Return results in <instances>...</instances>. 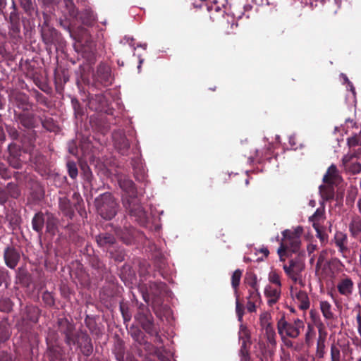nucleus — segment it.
<instances>
[{"label": "nucleus", "instance_id": "nucleus-21", "mask_svg": "<svg viewBox=\"0 0 361 361\" xmlns=\"http://www.w3.org/2000/svg\"><path fill=\"white\" fill-rule=\"evenodd\" d=\"M88 106L92 111H102L107 106V101L104 94H97L89 98Z\"/></svg>", "mask_w": 361, "mask_h": 361}, {"label": "nucleus", "instance_id": "nucleus-2", "mask_svg": "<svg viewBox=\"0 0 361 361\" xmlns=\"http://www.w3.org/2000/svg\"><path fill=\"white\" fill-rule=\"evenodd\" d=\"M13 118L19 125L28 130L27 131H23L22 142L24 145L27 144L28 146L33 147L37 137L35 128L38 126L36 115L29 112V111L21 112L14 111Z\"/></svg>", "mask_w": 361, "mask_h": 361}, {"label": "nucleus", "instance_id": "nucleus-53", "mask_svg": "<svg viewBox=\"0 0 361 361\" xmlns=\"http://www.w3.org/2000/svg\"><path fill=\"white\" fill-rule=\"evenodd\" d=\"M120 311L121 312L122 317L123 318L124 322H128L130 321L132 318L131 312H130L129 307L128 304L124 302L120 303Z\"/></svg>", "mask_w": 361, "mask_h": 361}, {"label": "nucleus", "instance_id": "nucleus-8", "mask_svg": "<svg viewBox=\"0 0 361 361\" xmlns=\"http://www.w3.org/2000/svg\"><path fill=\"white\" fill-rule=\"evenodd\" d=\"M135 319L147 334H153V317L147 306L142 303L138 306Z\"/></svg>", "mask_w": 361, "mask_h": 361}, {"label": "nucleus", "instance_id": "nucleus-35", "mask_svg": "<svg viewBox=\"0 0 361 361\" xmlns=\"http://www.w3.org/2000/svg\"><path fill=\"white\" fill-rule=\"evenodd\" d=\"M338 177V171L335 165H331L327 169L326 173L323 177L324 183L326 184H334Z\"/></svg>", "mask_w": 361, "mask_h": 361}, {"label": "nucleus", "instance_id": "nucleus-26", "mask_svg": "<svg viewBox=\"0 0 361 361\" xmlns=\"http://www.w3.org/2000/svg\"><path fill=\"white\" fill-rule=\"evenodd\" d=\"M96 242L99 247L109 250L116 244V238L111 233H102L96 236Z\"/></svg>", "mask_w": 361, "mask_h": 361}, {"label": "nucleus", "instance_id": "nucleus-34", "mask_svg": "<svg viewBox=\"0 0 361 361\" xmlns=\"http://www.w3.org/2000/svg\"><path fill=\"white\" fill-rule=\"evenodd\" d=\"M300 309L306 310L310 307V300L307 293L304 290H299L295 295Z\"/></svg>", "mask_w": 361, "mask_h": 361}, {"label": "nucleus", "instance_id": "nucleus-4", "mask_svg": "<svg viewBox=\"0 0 361 361\" xmlns=\"http://www.w3.org/2000/svg\"><path fill=\"white\" fill-rule=\"evenodd\" d=\"M302 232L303 228L301 226L296 227L293 231L286 229L282 232L283 239L277 251L281 260L287 251L292 252L298 251Z\"/></svg>", "mask_w": 361, "mask_h": 361}, {"label": "nucleus", "instance_id": "nucleus-1", "mask_svg": "<svg viewBox=\"0 0 361 361\" xmlns=\"http://www.w3.org/2000/svg\"><path fill=\"white\" fill-rule=\"evenodd\" d=\"M118 183L123 192L122 203L126 212L140 225L145 226L147 223V214L141 204L135 184L126 176H120Z\"/></svg>", "mask_w": 361, "mask_h": 361}, {"label": "nucleus", "instance_id": "nucleus-30", "mask_svg": "<svg viewBox=\"0 0 361 361\" xmlns=\"http://www.w3.org/2000/svg\"><path fill=\"white\" fill-rule=\"evenodd\" d=\"M46 216L42 212L36 213L32 219V229L39 234L42 233V230L45 224Z\"/></svg>", "mask_w": 361, "mask_h": 361}, {"label": "nucleus", "instance_id": "nucleus-3", "mask_svg": "<svg viewBox=\"0 0 361 361\" xmlns=\"http://www.w3.org/2000/svg\"><path fill=\"white\" fill-rule=\"evenodd\" d=\"M97 212L105 220H111L116 215L119 204L111 192H104L94 200Z\"/></svg>", "mask_w": 361, "mask_h": 361}, {"label": "nucleus", "instance_id": "nucleus-18", "mask_svg": "<svg viewBox=\"0 0 361 361\" xmlns=\"http://www.w3.org/2000/svg\"><path fill=\"white\" fill-rule=\"evenodd\" d=\"M258 345L261 353V361L271 360L276 352V342L259 341Z\"/></svg>", "mask_w": 361, "mask_h": 361}, {"label": "nucleus", "instance_id": "nucleus-52", "mask_svg": "<svg viewBox=\"0 0 361 361\" xmlns=\"http://www.w3.org/2000/svg\"><path fill=\"white\" fill-rule=\"evenodd\" d=\"M19 2L25 13L28 16H31L35 11L32 0H19Z\"/></svg>", "mask_w": 361, "mask_h": 361}, {"label": "nucleus", "instance_id": "nucleus-17", "mask_svg": "<svg viewBox=\"0 0 361 361\" xmlns=\"http://www.w3.org/2000/svg\"><path fill=\"white\" fill-rule=\"evenodd\" d=\"M327 332L324 329L322 322L318 326V338L317 341V348L315 355L317 358H324L326 354V340Z\"/></svg>", "mask_w": 361, "mask_h": 361}, {"label": "nucleus", "instance_id": "nucleus-5", "mask_svg": "<svg viewBox=\"0 0 361 361\" xmlns=\"http://www.w3.org/2000/svg\"><path fill=\"white\" fill-rule=\"evenodd\" d=\"M304 328L305 324L302 319L297 318L294 319L293 322H288L286 320L284 313L277 320V330L281 337L286 336L291 338H297Z\"/></svg>", "mask_w": 361, "mask_h": 361}, {"label": "nucleus", "instance_id": "nucleus-14", "mask_svg": "<svg viewBox=\"0 0 361 361\" xmlns=\"http://www.w3.org/2000/svg\"><path fill=\"white\" fill-rule=\"evenodd\" d=\"M94 80L96 82L102 85L104 87H107L111 85L113 78L111 76V71L109 66L104 63H100L94 74Z\"/></svg>", "mask_w": 361, "mask_h": 361}, {"label": "nucleus", "instance_id": "nucleus-49", "mask_svg": "<svg viewBox=\"0 0 361 361\" xmlns=\"http://www.w3.org/2000/svg\"><path fill=\"white\" fill-rule=\"evenodd\" d=\"M13 309V302L8 298H2L0 299V311L4 312H10Z\"/></svg>", "mask_w": 361, "mask_h": 361}, {"label": "nucleus", "instance_id": "nucleus-46", "mask_svg": "<svg viewBox=\"0 0 361 361\" xmlns=\"http://www.w3.org/2000/svg\"><path fill=\"white\" fill-rule=\"evenodd\" d=\"M66 168L69 176L73 180L75 179L78 174L76 163L74 161L69 160L66 163Z\"/></svg>", "mask_w": 361, "mask_h": 361}, {"label": "nucleus", "instance_id": "nucleus-44", "mask_svg": "<svg viewBox=\"0 0 361 361\" xmlns=\"http://www.w3.org/2000/svg\"><path fill=\"white\" fill-rule=\"evenodd\" d=\"M250 343H245V342L241 343V346L239 352V355L240 356V361L250 360Z\"/></svg>", "mask_w": 361, "mask_h": 361}, {"label": "nucleus", "instance_id": "nucleus-42", "mask_svg": "<svg viewBox=\"0 0 361 361\" xmlns=\"http://www.w3.org/2000/svg\"><path fill=\"white\" fill-rule=\"evenodd\" d=\"M319 192L322 198L325 200H330L334 197V191L332 187H327L326 185L319 186Z\"/></svg>", "mask_w": 361, "mask_h": 361}, {"label": "nucleus", "instance_id": "nucleus-12", "mask_svg": "<svg viewBox=\"0 0 361 361\" xmlns=\"http://www.w3.org/2000/svg\"><path fill=\"white\" fill-rule=\"evenodd\" d=\"M57 326L59 332L64 335L66 343L71 346V341L75 336V325L67 318L61 317L57 319Z\"/></svg>", "mask_w": 361, "mask_h": 361}, {"label": "nucleus", "instance_id": "nucleus-20", "mask_svg": "<svg viewBox=\"0 0 361 361\" xmlns=\"http://www.w3.org/2000/svg\"><path fill=\"white\" fill-rule=\"evenodd\" d=\"M116 235L126 245L133 243L136 231L130 226H124L123 228H116L115 229Z\"/></svg>", "mask_w": 361, "mask_h": 361}, {"label": "nucleus", "instance_id": "nucleus-54", "mask_svg": "<svg viewBox=\"0 0 361 361\" xmlns=\"http://www.w3.org/2000/svg\"><path fill=\"white\" fill-rule=\"evenodd\" d=\"M5 128L9 137L13 140H18L20 138V132L14 126L6 125Z\"/></svg>", "mask_w": 361, "mask_h": 361}, {"label": "nucleus", "instance_id": "nucleus-9", "mask_svg": "<svg viewBox=\"0 0 361 361\" xmlns=\"http://www.w3.org/2000/svg\"><path fill=\"white\" fill-rule=\"evenodd\" d=\"M47 345V355L49 361H62L63 350L58 344V338L56 333L49 335L46 338Z\"/></svg>", "mask_w": 361, "mask_h": 361}, {"label": "nucleus", "instance_id": "nucleus-6", "mask_svg": "<svg viewBox=\"0 0 361 361\" xmlns=\"http://www.w3.org/2000/svg\"><path fill=\"white\" fill-rule=\"evenodd\" d=\"M140 290L142 298L146 302H149L150 297L154 302H159L161 298L166 295L168 292L167 285L161 281L150 282L149 287L146 284L140 286Z\"/></svg>", "mask_w": 361, "mask_h": 361}, {"label": "nucleus", "instance_id": "nucleus-36", "mask_svg": "<svg viewBox=\"0 0 361 361\" xmlns=\"http://www.w3.org/2000/svg\"><path fill=\"white\" fill-rule=\"evenodd\" d=\"M327 256L328 252L326 250H322L319 253L315 267L316 273H317L321 269L324 271L327 268Z\"/></svg>", "mask_w": 361, "mask_h": 361}, {"label": "nucleus", "instance_id": "nucleus-48", "mask_svg": "<svg viewBox=\"0 0 361 361\" xmlns=\"http://www.w3.org/2000/svg\"><path fill=\"white\" fill-rule=\"evenodd\" d=\"M312 226L317 232V237L320 240L321 243H326L328 240V235L320 227L319 223L314 222Z\"/></svg>", "mask_w": 361, "mask_h": 361}, {"label": "nucleus", "instance_id": "nucleus-51", "mask_svg": "<svg viewBox=\"0 0 361 361\" xmlns=\"http://www.w3.org/2000/svg\"><path fill=\"white\" fill-rule=\"evenodd\" d=\"M66 9L70 17L74 18L78 16V10L75 6L73 0H64Z\"/></svg>", "mask_w": 361, "mask_h": 361}, {"label": "nucleus", "instance_id": "nucleus-28", "mask_svg": "<svg viewBox=\"0 0 361 361\" xmlns=\"http://www.w3.org/2000/svg\"><path fill=\"white\" fill-rule=\"evenodd\" d=\"M45 216L46 231L52 235H56L58 231V218L54 214L50 212H46Z\"/></svg>", "mask_w": 361, "mask_h": 361}, {"label": "nucleus", "instance_id": "nucleus-58", "mask_svg": "<svg viewBox=\"0 0 361 361\" xmlns=\"http://www.w3.org/2000/svg\"><path fill=\"white\" fill-rule=\"evenodd\" d=\"M331 361H341V350L335 344L331 345Z\"/></svg>", "mask_w": 361, "mask_h": 361}, {"label": "nucleus", "instance_id": "nucleus-61", "mask_svg": "<svg viewBox=\"0 0 361 361\" xmlns=\"http://www.w3.org/2000/svg\"><path fill=\"white\" fill-rule=\"evenodd\" d=\"M10 336L9 329L5 324H0V343L6 341Z\"/></svg>", "mask_w": 361, "mask_h": 361}, {"label": "nucleus", "instance_id": "nucleus-64", "mask_svg": "<svg viewBox=\"0 0 361 361\" xmlns=\"http://www.w3.org/2000/svg\"><path fill=\"white\" fill-rule=\"evenodd\" d=\"M269 281L275 286L281 287L280 275L275 271H271L269 274Z\"/></svg>", "mask_w": 361, "mask_h": 361}, {"label": "nucleus", "instance_id": "nucleus-15", "mask_svg": "<svg viewBox=\"0 0 361 361\" xmlns=\"http://www.w3.org/2000/svg\"><path fill=\"white\" fill-rule=\"evenodd\" d=\"M4 259L6 265L11 269H13L18 265L20 259L19 250L14 246H7L4 252Z\"/></svg>", "mask_w": 361, "mask_h": 361}, {"label": "nucleus", "instance_id": "nucleus-39", "mask_svg": "<svg viewBox=\"0 0 361 361\" xmlns=\"http://www.w3.org/2000/svg\"><path fill=\"white\" fill-rule=\"evenodd\" d=\"M42 127L49 132H56L58 130V126L52 118H40Z\"/></svg>", "mask_w": 361, "mask_h": 361}, {"label": "nucleus", "instance_id": "nucleus-23", "mask_svg": "<svg viewBox=\"0 0 361 361\" xmlns=\"http://www.w3.org/2000/svg\"><path fill=\"white\" fill-rule=\"evenodd\" d=\"M334 242L343 257H346L349 252L348 245V236L342 231H336L334 234Z\"/></svg>", "mask_w": 361, "mask_h": 361}, {"label": "nucleus", "instance_id": "nucleus-19", "mask_svg": "<svg viewBox=\"0 0 361 361\" xmlns=\"http://www.w3.org/2000/svg\"><path fill=\"white\" fill-rule=\"evenodd\" d=\"M16 106L22 111H28L32 109L33 104L30 102V97L24 92H18L13 95Z\"/></svg>", "mask_w": 361, "mask_h": 361}, {"label": "nucleus", "instance_id": "nucleus-31", "mask_svg": "<svg viewBox=\"0 0 361 361\" xmlns=\"http://www.w3.org/2000/svg\"><path fill=\"white\" fill-rule=\"evenodd\" d=\"M319 308L324 318L327 321L334 320L335 314L332 310V305L326 300L319 301Z\"/></svg>", "mask_w": 361, "mask_h": 361}, {"label": "nucleus", "instance_id": "nucleus-24", "mask_svg": "<svg viewBox=\"0 0 361 361\" xmlns=\"http://www.w3.org/2000/svg\"><path fill=\"white\" fill-rule=\"evenodd\" d=\"M59 209L64 216L72 219L75 215L74 205L73 206L70 199L66 196L59 198Z\"/></svg>", "mask_w": 361, "mask_h": 361}, {"label": "nucleus", "instance_id": "nucleus-62", "mask_svg": "<svg viewBox=\"0 0 361 361\" xmlns=\"http://www.w3.org/2000/svg\"><path fill=\"white\" fill-rule=\"evenodd\" d=\"M150 269V265L148 262L146 260H142L139 262V274L142 276H145L149 274Z\"/></svg>", "mask_w": 361, "mask_h": 361}, {"label": "nucleus", "instance_id": "nucleus-25", "mask_svg": "<svg viewBox=\"0 0 361 361\" xmlns=\"http://www.w3.org/2000/svg\"><path fill=\"white\" fill-rule=\"evenodd\" d=\"M336 287L341 295L349 297L353 292L354 283L350 277L346 276L338 281Z\"/></svg>", "mask_w": 361, "mask_h": 361}, {"label": "nucleus", "instance_id": "nucleus-60", "mask_svg": "<svg viewBox=\"0 0 361 361\" xmlns=\"http://www.w3.org/2000/svg\"><path fill=\"white\" fill-rule=\"evenodd\" d=\"M245 283L250 287V289L259 288L256 274H250L245 278Z\"/></svg>", "mask_w": 361, "mask_h": 361}, {"label": "nucleus", "instance_id": "nucleus-29", "mask_svg": "<svg viewBox=\"0 0 361 361\" xmlns=\"http://www.w3.org/2000/svg\"><path fill=\"white\" fill-rule=\"evenodd\" d=\"M135 178L137 181L144 183L147 181V171L145 166L140 161H135L133 164Z\"/></svg>", "mask_w": 361, "mask_h": 361}, {"label": "nucleus", "instance_id": "nucleus-55", "mask_svg": "<svg viewBox=\"0 0 361 361\" xmlns=\"http://www.w3.org/2000/svg\"><path fill=\"white\" fill-rule=\"evenodd\" d=\"M241 276H242V271L240 269H236L233 273V275L231 276V285L235 292H237V290L238 288Z\"/></svg>", "mask_w": 361, "mask_h": 361}, {"label": "nucleus", "instance_id": "nucleus-41", "mask_svg": "<svg viewBox=\"0 0 361 361\" xmlns=\"http://www.w3.org/2000/svg\"><path fill=\"white\" fill-rule=\"evenodd\" d=\"M19 175H20V173H18V172L12 173V171L10 169H8L7 167H6L4 164H0V176L3 179L8 180L12 176H13L16 180H18Z\"/></svg>", "mask_w": 361, "mask_h": 361}, {"label": "nucleus", "instance_id": "nucleus-40", "mask_svg": "<svg viewBox=\"0 0 361 361\" xmlns=\"http://www.w3.org/2000/svg\"><path fill=\"white\" fill-rule=\"evenodd\" d=\"M26 314L28 320L37 323L39 317L40 311L36 307H30L26 309Z\"/></svg>", "mask_w": 361, "mask_h": 361}, {"label": "nucleus", "instance_id": "nucleus-63", "mask_svg": "<svg viewBox=\"0 0 361 361\" xmlns=\"http://www.w3.org/2000/svg\"><path fill=\"white\" fill-rule=\"evenodd\" d=\"M235 312L238 317V320L242 322L245 312V307L244 305L239 302L238 296L235 302Z\"/></svg>", "mask_w": 361, "mask_h": 361}, {"label": "nucleus", "instance_id": "nucleus-11", "mask_svg": "<svg viewBox=\"0 0 361 361\" xmlns=\"http://www.w3.org/2000/svg\"><path fill=\"white\" fill-rule=\"evenodd\" d=\"M30 161L35 168V170L42 176H46L49 174V161L47 157L39 151L36 150L31 152Z\"/></svg>", "mask_w": 361, "mask_h": 361}, {"label": "nucleus", "instance_id": "nucleus-50", "mask_svg": "<svg viewBox=\"0 0 361 361\" xmlns=\"http://www.w3.org/2000/svg\"><path fill=\"white\" fill-rule=\"evenodd\" d=\"M8 157H17L21 156L20 146L15 142H11L8 146Z\"/></svg>", "mask_w": 361, "mask_h": 361}, {"label": "nucleus", "instance_id": "nucleus-27", "mask_svg": "<svg viewBox=\"0 0 361 361\" xmlns=\"http://www.w3.org/2000/svg\"><path fill=\"white\" fill-rule=\"evenodd\" d=\"M350 236L355 239L361 238V217L353 216L348 225Z\"/></svg>", "mask_w": 361, "mask_h": 361}, {"label": "nucleus", "instance_id": "nucleus-16", "mask_svg": "<svg viewBox=\"0 0 361 361\" xmlns=\"http://www.w3.org/2000/svg\"><path fill=\"white\" fill-rule=\"evenodd\" d=\"M114 146L118 152L122 155H127L130 149V142L121 130H116L113 133Z\"/></svg>", "mask_w": 361, "mask_h": 361}, {"label": "nucleus", "instance_id": "nucleus-37", "mask_svg": "<svg viewBox=\"0 0 361 361\" xmlns=\"http://www.w3.org/2000/svg\"><path fill=\"white\" fill-rule=\"evenodd\" d=\"M113 353L117 361H125V346L122 341H118L114 346Z\"/></svg>", "mask_w": 361, "mask_h": 361}, {"label": "nucleus", "instance_id": "nucleus-57", "mask_svg": "<svg viewBox=\"0 0 361 361\" xmlns=\"http://www.w3.org/2000/svg\"><path fill=\"white\" fill-rule=\"evenodd\" d=\"M80 19L82 24L88 26L91 25L94 21V17L93 14L88 11H85L82 13V15L80 16Z\"/></svg>", "mask_w": 361, "mask_h": 361}, {"label": "nucleus", "instance_id": "nucleus-38", "mask_svg": "<svg viewBox=\"0 0 361 361\" xmlns=\"http://www.w3.org/2000/svg\"><path fill=\"white\" fill-rule=\"evenodd\" d=\"M5 189L7 190L8 195L11 198L18 199L20 196V190L18 185L15 183H8Z\"/></svg>", "mask_w": 361, "mask_h": 361}, {"label": "nucleus", "instance_id": "nucleus-45", "mask_svg": "<svg viewBox=\"0 0 361 361\" xmlns=\"http://www.w3.org/2000/svg\"><path fill=\"white\" fill-rule=\"evenodd\" d=\"M264 331L266 341L269 343L276 342V334L273 325L262 329Z\"/></svg>", "mask_w": 361, "mask_h": 361}, {"label": "nucleus", "instance_id": "nucleus-13", "mask_svg": "<svg viewBox=\"0 0 361 361\" xmlns=\"http://www.w3.org/2000/svg\"><path fill=\"white\" fill-rule=\"evenodd\" d=\"M304 264L300 259H291L289 264L283 265V270L286 275L290 277L295 283L302 282L300 279L301 272L304 269Z\"/></svg>", "mask_w": 361, "mask_h": 361}, {"label": "nucleus", "instance_id": "nucleus-33", "mask_svg": "<svg viewBox=\"0 0 361 361\" xmlns=\"http://www.w3.org/2000/svg\"><path fill=\"white\" fill-rule=\"evenodd\" d=\"M6 219L8 221L10 228L12 231H14L18 228L22 221L20 214L16 211H11L7 213Z\"/></svg>", "mask_w": 361, "mask_h": 361}, {"label": "nucleus", "instance_id": "nucleus-10", "mask_svg": "<svg viewBox=\"0 0 361 361\" xmlns=\"http://www.w3.org/2000/svg\"><path fill=\"white\" fill-rule=\"evenodd\" d=\"M71 345H77L81 353L86 357H89L93 352L92 339L86 332L82 331L75 333Z\"/></svg>", "mask_w": 361, "mask_h": 361}, {"label": "nucleus", "instance_id": "nucleus-43", "mask_svg": "<svg viewBox=\"0 0 361 361\" xmlns=\"http://www.w3.org/2000/svg\"><path fill=\"white\" fill-rule=\"evenodd\" d=\"M259 324L262 329L273 325L271 315L269 312L264 311L260 314Z\"/></svg>", "mask_w": 361, "mask_h": 361}, {"label": "nucleus", "instance_id": "nucleus-22", "mask_svg": "<svg viewBox=\"0 0 361 361\" xmlns=\"http://www.w3.org/2000/svg\"><path fill=\"white\" fill-rule=\"evenodd\" d=\"M281 287L267 285L264 288V296L267 299L268 305L271 307L275 305L281 298Z\"/></svg>", "mask_w": 361, "mask_h": 361}, {"label": "nucleus", "instance_id": "nucleus-32", "mask_svg": "<svg viewBox=\"0 0 361 361\" xmlns=\"http://www.w3.org/2000/svg\"><path fill=\"white\" fill-rule=\"evenodd\" d=\"M91 267L97 271V274L101 278H103L104 276L107 273V269L104 264L97 257H93L91 258L90 261Z\"/></svg>", "mask_w": 361, "mask_h": 361}, {"label": "nucleus", "instance_id": "nucleus-47", "mask_svg": "<svg viewBox=\"0 0 361 361\" xmlns=\"http://www.w3.org/2000/svg\"><path fill=\"white\" fill-rule=\"evenodd\" d=\"M9 35L11 37H16L19 35L20 32V22L19 21H14V22H9Z\"/></svg>", "mask_w": 361, "mask_h": 361}, {"label": "nucleus", "instance_id": "nucleus-59", "mask_svg": "<svg viewBox=\"0 0 361 361\" xmlns=\"http://www.w3.org/2000/svg\"><path fill=\"white\" fill-rule=\"evenodd\" d=\"M42 300L47 306L53 307L55 305V299L51 293L46 290L42 294Z\"/></svg>", "mask_w": 361, "mask_h": 361}, {"label": "nucleus", "instance_id": "nucleus-7", "mask_svg": "<svg viewBox=\"0 0 361 361\" xmlns=\"http://www.w3.org/2000/svg\"><path fill=\"white\" fill-rule=\"evenodd\" d=\"M48 16L44 13V23L42 26L41 33L42 38L47 48L50 49L52 46L56 47L61 41L60 33L53 27H50L48 24Z\"/></svg>", "mask_w": 361, "mask_h": 361}, {"label": "nucleus", "instance_id": "nucleus-56", "mask_svg": "<svg viewBox=\"0 0 361 361\" xmlns=\"http://www.w3.org/2000/svg\"><path fill=\"white\" fill-rule=\"evenodd\" d=\"M239 339L245 343H250V333L247 329L241 325L239 331Z\"/></svg>", "mask_w": 361, "mask_h": 361}]
</instances>
